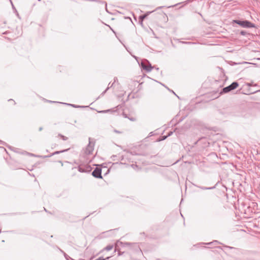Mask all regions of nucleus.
Returning <instances> with one entry per match:
<instances>
[{
    "label": "nucleus",
    "instance_id": "12",
    "mask_svg": "<svg viewBox=\"0 0 260 260\" xmlns=\"http://www.w3.org/2000/svg\"><path fill=\"white\" fill-rule=\"evenodd\" d=\"M246 85H247L248 86H249V87L251 86H253V85H254V86H255V85H256V84H253V82H251V83H247L246 84Z\"/></svg>",
    "mask_w": 260,
    "mask_h": 260
},
{
    "label": "nucleus",
    "instance_id": "11",
    "mask_svg": "<svg viewBox=\"0 0 260 260\" xmlns=\"http://www.w3.org/2000/svg\"><path fill=\"white\" fill-rule=\"evenodd\" d=\"M201 189L206 190V189H211L214 188V187H199Z\"/></svg>",
    "mask_w": 260,
    "mask_h": 260
},
{
    "label": "nucleus",
    "instance_id": "16",
    "mask_svg": "<svg viewBox=\"0 0 260 260\" xmlns=\"http://www.w3.org/2000/svg\"><path fill=\"white\" fill-rule=\"evenodd\" d=\"M173 132H170L169 133V135H168V136H171Z\"/></svg>",
    "mask_w": 260,
    "mask_h": 260
},
{
    "label": "nucleus",
    "instance_id": "13",
    "mask_svg": "<svg viewBox=\"0 0 260 260\" xmlns=\"http://www.w3.org/2000/svg\"><path fill=\"white\" fill-rule=\"evenodd\" d=\"M109 111H110V110H103V111H99V113H107V112H108Z\"/></svg>",
    "mask_w": 260,
    "mask_h": 260
},
{
    "label": "nucleus",
    "instance_id": "8",
    "mask_svg": "<svg viewBox=\"0 0 260 260\" xmlns=\"http://www.w3.org/2000/svg\"><path fill=\"white\" fill-rule=\"evenodd\" d=\"M113 248V245H108L104 249V250H105L106 251H110L111 250H112Z\"/></svg>",
    "mask_w": 260,
    "mask_h": 260
},
{
    "label": "nucleus",
    "instance_id": "7",
    "mask_svg": "<svg viewBox=\"0 0 260 260\" xmlns=\"http://www.w3.org/2000/svg\"><path fill=\"white\" fill-rule=\"evenodd\" d=\"M151 12H148L147 14H145V15H141L139 17L140 21H141V23H142L143 20L147 17V16L150 14Z\"/></svg>",
    "mask_w": 260,
    "mask_h": 260
},
{
    "label": "nucleus",
    "instance_id": "10",
    "mask_svg": "<svg viewBox=\"0 0 260 260\" xmlns=\"http://www.w3.org/2000/svg\"><path fill=\"white\" fill-rule=\"evenodd\" d=\"M58 136L60 137L64 141H66L68 140V138L67 137L64 136L61 134H58Z\"/></svg>",
    "mask_w": 260,
    "mask_h": 260
},
{
    "label": "nucleus",
    "instance_id": "3",
    "mask_svg": "<svg viewBox=\"0 0 260 260\" xmlns=\"http://www.w3.org/2000/svg\"><path fill=\"white\" fill-rule=\"evenodd\" d=\"M141 65L143 70H145L147 72L151 71L153 67H152L151 64L147 61H142L141 63Z\"/></svg>",
    "mask_w": 260,
    "mask_h": 260
},
{
    "label": "nucleus",
    "instance_id": "19",
    "mask_svg": "<svg viewBox=\"0 0 260 260\" xmlns=\"http://www.w3.org/2000/svg\"><path fill=\"white\" fill-rule=\"evenodd\" d=\"M130 120H132V121H134V119L133 118H131Z\"/></svg>",
    "mask_w": 260,
    "mask_h": 260
},
{
    "label": "nucleus",
    "instance_id": "14",
    "mask_svg": "<svg viewBox=\"0 0 260 260\" xmlns=\"http://www.w3.org/2000/svg\"><path fill=\"white\" fill-rule=\"evenodd\" d=\"M168 137V136H163L162 137V138L160 139V140H165L167 137Z\"/></svg>",
    "mask_w": 260,
    "mask_h": 260
},
{
    "label": "nucleus",
    "instance_id": "6",
    "mask_svg": "<svg viewBox=\"0 0 260 260\" xmlns=\"http://www.w3.org/2000/svg\"><path fill=\"white\" fill-rule=\"evenodd\" d=\"M102 170L101 169L96 168L92 172V175L95 178H102L101 175Z\"/></svg>",
    "mask_w": 260,
    "mask_h": 260
},
{
    "label": "nucleus",
    "instance_id": "21",
    "mask_svg": "<svg viewBox=\"0 0 260 260\" xmlns=\"http://www.w3.org/2000/svg\"><path fill=\"white\" fill-rule=\"evenodd\" d=\"M1 233V231L0 230V233Z\"/></svg>",
    "mask_w": 260,
    "mask_h": 260
},
{
    "label": "nucleus",
    "instance_id": "18",
    "mask_svg": "<svg viewBox=\"0 0 260 260\" xmlns=\"http://www.w3.org/2000/svg\"><path fill=\"white\" fill-rule=\"evenodd\" d=\"M42 127H40V128H39V131H42Z\"/></svg>",
    "mask_w": 260,
    "mask_h": 260
},
{
    "label": "nucleus",
    "instance_id": "5",
    "mask_svg": "<svg viewBox=\"0 0 260 260\" xmlns=\"http://www.w3.org/2000/svg\"><path fill=\"white\" fill-rule=\"evenodd\" d=\"M78 170L81 173H88L91 171V168L88 165H80Z\"/></svg>",
    "mask_w": 260,
    "mask_h": 260
},
{
    "label": "nucleus",
    "instance_id": "4",
    "mask_svg": "<svg viewBox=\"0 0 260 260\" xmlns=\"http://www.w3.org/2000/svg\"><path fill=\"white\" fill-rule=\"evenodd\" d=\"M238 85L239 84L237 82H234L232 83L230 85L223 88L222 89V92L227 93L232 90L236 89L238 86Z\"/></svg>",
    "mask_w": 260,
    "mask_h": 260
},
{
    "label": "nucleus",
    "instance_id": "15",
    "mask_svg": "<svg viewBox=\"0 0 260 260\" xmlns=\"http://www.w3.org/2000/svg\"><path fill=\"white\" fill-rule=\"evenodd\" d=\"M214 243H218V241H213V242H212L207 243V244H209H209H211Z\"/></svg>",
    "mask_w": 260,
    "mask_h": 260
},
{
    "label": "nucleus",
    "instance_id": "20",
    "mask_svg": "<svg viewBox=\"0 0 260 260\" xmlns=\"http://www.w3.org/2000/svg\"><path fill=\"white\" fill-rule=\"evenodd\" d=\"M241 34L242 35H244V32H243V31H241Z\"/></svg>",
    "mask_w": 260,
    "mask_h": 260
},
{
    "label": "nucleus",
    "instance_id": "1",
    "mask_svg": "<svg viewBox=\"0 0 260 260\" xmlns=\"http://www.w3.org/2000/svg\"><path fill=\"white\" fill-rule=\"evenodd\" d=\"M94 142L92 141L90 138H89V143L84 150V153L86 155L91 154L94 150Z\"/></svg>",
    "mask_w": 260,
    "mask_h": 260
},
{
    "label": "nucleus",
    "instance_id": "2",
    "mask_svg": "<svg viewBox=\"0 0 260 260\" xmlns=\"http://www.w3.org/2000/svg\"><path fill=\"white\" fill-rule=\"evenodd\" d=\"M234 22L238 24L239 25L247 28H251L254 27V25L251 23L250 22L245 20V21H240V20H235Z\"/></svg>",
    "mask_w": 260,
    "mask_h": 260
},
{
    "label": "nucleus",
    "instance_id": "17",
    "mask_svg": "<svg viewBox=\"0 0 260 260\" xmlns=\"http://www.w3.org/2000/svg\"><path fill=\"white\" fill-rule=\"evenodd\" d=\"M183 43H185V44H190L191 43L190 42H183Z\"/></svg>",
    "mask_w": 260,
    "mask_h": 260
},
{
    "label": "nucleus",
    "instance_id": "9",
    "mask_svg": "<svg viewBox=\"0 0 260 260\" xmlns=\"http://www.w3.org/2000/svg\"><path fill=\"white\" fill-rule=\"evenodd\" d=\"M68 149H66V150H61V151H55L54 152H53L52 154V155H55V154H59L60 153H62V152H65V151H67Z\"/></svg>",
    "mask_w": 260,
    "mask_h": 260
}]
</instances>
